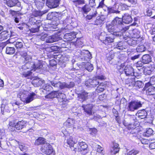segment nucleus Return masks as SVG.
Masks as SVG:
<instances>
[{
	"label": "nucleus",
	"instance_id": "nucleus-1",
	"mask_svg": "<svg viewBox=\"0 0 155 155\" xmlns=\"http://www.w3.org/2000/svg\"><path fill=\"white\" fill-rule=\"evenodd\" d=\"M142 104L143 103L138 100H132L128 103L127 109L128 111L133 112L142 107Z\"/></svg>",
	"mask_w": 155,
	"mask_h": 155
},
{
	"label": "nucleus",
	"instance_id": "nucleus-2",
	"mask_svg": "<svg viewBox=\"0 0 155 155\" xmlns=\"http://www.w3.org/2000/svg\"><path fill=\"white\" fill-rule=\"evenodd\" d=\"M40 39L42 41H45L47 43H52L58 41L61 39L62 38L57 34L50 36L45 34L41 35Z\"/></svg>",
	"mask_w": 155,
	"mask_h": 155
},
{
	"label": "nucleus",
	"instance_id": "nucleus-3",
	"mask_svg": "<svg viewBox=\"0 0 155 155\" xmlns=\"http://www.w3.org/2000/svg\"><path fill=\"white\" fill-rule=\"evenodd\" d=\"M28 66H29V68H28V69H31V71L41 69L43 66V62L38 60H35L30 63L27 64L26 67Z\"/></svg>",
	"mask_w": 155,
	"mask_h": 155
},
{
	"label": "nucleus",
	"instance_id": "nucleus-4",
	"mask_svg": "<svg viewBox=\"0 0 155 155\" xmlns=\"http://www.w3.org/2000/svg\"><path fill=\"white\" fill-rule=\"evenodd\" d=\"M104 79V77L102 75H96L92 79H89L85 83V84L87 86L92 85L93 87L95 86L100 83L99 80Z\"/></svg>",
	"mask_w": 155,
	"mask_h": 155
},
{
	"label": "nucleus",
	"instance_id": "nucleus-5",
	"mask_svg": "<svg viewBox=\"0 0 155 155\" xmlns=\"http://www.w3.org/2000/svg\"><path fill=\"white\" fill-rule=\"evenodd\" d=\"M143 90L146 91V94L147 95H155V87L150 82L145 84Z\"/></svg>",
	"mask_w": 155,
	"mask_h": 155
},
{
	"label": "nucleus",
	"instance_id": "nucleus-6",
	"mask_svg": "<svg viewBox=\"0 0 155 155\" xmlns=\"http://www.w3.org/2000/svg\"><path fill=\"white\" fill-rule=\"evenodd\" d=\"M111 23L120 32V30L122 29V26L123 23L122 18L116 17L113 20Z\"/></svg>",
	"mask_w": 155,
	"mask_h": 155
},
{
	"label": "nucleus",
	"instance_id": "nucleus-7",
	"mask_svg": "<svg viewBox=\"0 0 155 155\" xmlns=\"http://www.w3.org/2000/svg\"><path fill=\"white\" fill-rule=\"evenodd\" d=\"M107 28L109 32H113L112 34L113 35L117 37L122 36V34L120 33V31L117 29L114 25L111 24V22L107 25Z\"/></svg>",
	"mask_w": 155,
	"mask_h": 155
},
{
	"label": "nucleus",
	"instance_id": "nucleus-8",
	"mask_svg": "<svg viewBox=\"0 0 155 155\" xmlns=\"http://www.w3.org/2000/svg\"><path fill=\"white\" fill-rule=\"evenodd\" d=\"M42 152L45 154L49 155L52 153L53 149L51 146L48 143L44 144L41 148Z\"/></svg>",
	"mask_w": 155,
	"mask_h": 155
},
{
	"label": "nucleus",
	"instance_id": "nucleus-9",
	"mask_svg": "<svg viewBox=\"0 0 155 155\" xmlns=\"http://www.w3.org/2000/svg\"><path fill=\"white\" fill-rule=\"evenodd\" d=\"M93 94V93H87L85 91H83L81 94H78V97L80 101H83L91 97Z\"/></svg>",
	"mask_w": 155,
	"mask_h": 155
},
{
	"label": "nucleus",
	"instance_id": "nucleus-10",
	"mask_svg": "<svg viewBox=\"0 0 155 155\" xmlns=\"http://www.w3.org/2000/svg\"><path fill=\"white\" fill-rule=\"evenodd\" d=\"M60 3V0H47L46 5L50 8H54L58 6Z\"/></svg>",
	"mask_w": 155,
	"mask_h": 155
},
{
	"label": "nucleus",
	"instance_id": "nucleus-11",
	"mask_svg": "<svg viewBox=\"0 0 155 155\" xmlns=\"http://www.w3.org/2000/svg\"><path fill=\"white\" fill-rule=\"evenodd\" d=\"M129 86H134L136 89H138L141 88L142 86V83L140 81H135L134 78H132L131 79L129 80Z\"/></svg>",
	"mask_w": 155,
	"mask_h": 155
},
{
	"label": "nucleus",
	"instance_id": "nucleus-12",
	"mask_svg": "<svg viewBox=\"0 0 155 155\" xmlns=\"http://www.w3.org/2000/svg\"><path fill=\"white\" fill-rule=\"evenodd\" d=\"M82 56V59L84 61H88L92 58L91 54L87 50L81 52Z\"/></svg>",
	"mask_w": 155,
	"mask_h": 155
},
{
	"label": "nucleus",
	"instance_id": "nucleus-13",
	"mask_svg": "<svg viewBox=\"0 0 155 155\" xmlns=\"http://www.w3.org/2000/svg\"><path fill=\"white\" fill-rule=\"evenodd\" d=\"M123 71L127 76H133L134 75V69L130 65L126 66Z\"/></svg>",
	"mask_w": 155,
	"mask_h": 155
},
{
	"label": "nucleus",
	"instance_id": "nucleus-14",
	"mask_svg": "<svg viewBox=\"0 0 155 155\" xmlns=\"http://www.w3.org/2000/svg\"><path fill=\"white\" fill-rule=\"evenodd\" d=\"M50 84L54 88L58 89L59 88L62 89L64 88V83H62L60 81L58 82L53 81L50 82Z\"/></svg>",
	"mask_w": 155,
	"mask_h": 155
},
{
	"label": "nucleus",
	"instance_id": "nucleus-15",
	"mask_svg": "<svg viewBox=\"0 0 155 155\" xmlns=\"http://www.w3.org/2000/svg\"><path fill=\"white\" fill-rule=\"evenodd\" d=\"M79 145L80 147L78 149L79 150L83 152L82 153L84 154L86 153L87 152V145L85 142H83L79 143Z\"/></svg>",
	"mask_w": 155,
	"mask_h": 155
},
{
	"label": "nucleus",
	"instance_id": "nucleus-16",
	"mask_svg": "<svg viewBox=\"0 0 155 155\" xmlns=\"http://www.w3.org/2000/svg\"><path fill=\"white\" fill-rule=\"evenodd\" d=\"M37 97V95L35 93L32 92L28 94L25 99V103H28Z\"/></svg>",
	"mask_w": 155,
	"mask_h": 155
},
{
	"label": "nucleus",
	"instance_id": "nucleus-17",
	"mask_svg": "<svg viewBox=\"0 0 155 155\" xmlns=\"http://www.w3.org/2000/svg\"><path fill=\"white\" fill-rule=\"evenodd\" d=\"M147 113L145 110H138L136 114V115L141 119L145 118L147 115Z\"/></svg>",
	"mask_w": 155,
	"mask_h": 155
},
{
	"label": "nucleus",
	"instance_id": "nucleus-18",
	"mask_svg": "<svg viewBox=\"0 0 155 155\" xmlns=\"http://www.w3.org/2000/svg\"><path fill=\"white\" fill-rule=\"evenodd\" d=\"M122 22L125 24H129L132 21V19L131 16L128 14H124L122 18Z\"/></svg>",
	"mask_w": 155,
	"mask_h": 155
},
{
	"label": "nucleus",
	"instance_id": "nucleus-19",
	"mask_svg": "<svg viewBox=\"0 0 155 155\" xmlns=\"http://www.w3.org/2000/svg\"><path fill=\"white\" fill-rule=\"evenodd\" d=\"M6 4L9 7H12L16 5L19 7L20 6V3L18 0H10L6 2Z\"/></svg>",
	"mask_w": 155,
	"mask_h": 155
},
{
	"label": "nucleus",
	"instance_id": "nucleus-20",
	"mask_svg": "<svg viewBox=\"0 0 155 155\" xmlns=\"http://www.w3.org/2000/svg\"><path fill=\"white\" fill-rule=\"evenodd\" d=\"M26 123L25 121L23 120L18 121L15 124V128L18 130H21L26 127Z\"/></svg>",
	"mask_w": 155,
	"mask_h": 155
},
{
	"label": "nucleus",
	"instance_id": "nucleus-21",
	"mask_svg": "<svg viewBox=\"0 0 155 155\" xmlns=\"http://www.w3.org/2000/svg\"><path fill=\"white\" fill-rule=\"evenodd\" d=\"M10 37V33L8 31H3L0 34V41L7 39Z\"/></svg>",
	"mask_w": 155,
	"mask_h": 155
},
{
	"label": "nucleus",
	"instance_id": "nucleus-22",
	"mask_svg": "<svg viewBox=\"0 0 155 155\" xmlns=\"http://www.w3.org/2000/svg\"><path fill=\"white\" fill-rule=\"evenodd\" d=\"M48 12L47 10H45L43 11L40 10H35L32 13V15L35 17H40L43 15L46 14Z\"/></svg>",
	"mask_w": 155,
	"mask_h": 155
},
{
	"label": "nucleus",
	"instance_id": "nucleus-23",
	"mask_svg": "<svg viewBox=\"0 0 155 155\" xmlns=\"http://www.w3.org/2000/svg\"><path fill=\"white\" fill-rule=\"evenodd\" d=\"M93 107V105L92 104L87 105L84 107V110L88 115H92V109Z\"/></svg>",
	"mask_w": 155,
	"mask_h": 155
},
{
	"label": "nucleus",
	"instance_id": "nucleus-24",
	"mask_svg": "<svg viewBox=\"0 0 155 155\" xmlns=\"http://www.w3.org/2000/svg\"><path fill=\"white\" fill-rule=\"evenodd\" d=\"M105 18L103 16H98L96 18L94 22V24L96 25H100L103 24V22L105 20Z\"/></svg>",
	"mask_w": 155,
	"mask_h": 155
},
{
	"label": "nucleus",
	"instance_id": "nucleus-25",
	"mask_svg": "<svg viewBox=\"0 0 155 155\" xmlns=\"http://www.w3.org/2000/svg\"><path fill=\"white\" fill-rule=\"evenodd\" d=\"M142 61L143 64H148L151 61V58L149 54H145L142 57Z\"/></svg>",
	"mask_w": 155,
	"mask_h": 155
},
{
	"label": "nucleus",
	"instance_id": "nucleus-26",
	"mask_svg": "<svg viewBox=\"0 0 155 155\" xmlns=\"http://www.w3.org/2000/svg\"><path fill=\"white\" fill-rule=\"evenodd\" d=\"M76 34L74 32H71L70 33H66L64 36L65 38L68 39V40H71L76 38Z\"/></svg>",
	"mask_w": 155,
	"mask_h": 155
},
{
	"label": "nucleus",
	"instance_id": "nucleus-27",
	"mask_svg": "<svg viewBox=\"0 0 155 155\" xmlns=\"http://www.w3.org/2000/svg\"><path fill=\"white\" fill-rule=\"evenodd\" d=\"M119 151V145L117 143H114L113 147L111 150V153L112 155H114L118 152Z\"/></svg>",
	"mask_w": 155,
	"mask_h": 155
},
{
	"label": "nucleus",
	"instance_id": "nucleus-28",
	"mask_svg": "<svg viewBox=\"0 0 155 155\" xmlns=\"http://www.w3.org/2000/svg\"><path fill=\"white\" fill-rule=\"evenodd\" d=\"M131 36L133 38H139L140 37V31L137 29H134L133 31Z\"/></svg>",
	"mask_w": 155,
	"mask_h": 155
},
{
	"label": "nucleus",
	"instance_id": "nucleus-29",
	"mask_svg": "<svg viewBox=\"0 0 155 155\" xmlns=\"http://www.w3.org/2000/svg\"><path fill=\"white\" fill-rule=\"evenodd\" d=\"M124 38L125 40V41L127 42L130 45L133 46H134L137 44L136 41L133 39H131L128 37H127V38Z\"/></svg>",
	"mask_w": 155,
	"mask_h": 155
},
{
	"label": "nucleus",
	"instance_id": "nucleus-30",
	"mask_svg": "<svg viewBox=\"0 0 155 155\" xmlns=\"http://www.w3.org/2000/svg\"><path fill=\"white\" fill-rule=\"evenodd\" d=\"M114 35H112L111 36L106 37L105 39L103 40V42L105 44H108L109 43L113 42L114 39Z\"/></svg>",
	"mask_w": 155,
	"mask_h": 155
},
{
	"label": "nucleus",
	"instance_id": "nucleus-31",
	"mask_svg": "<svg viewBox=\"0 0 155 155\" xmlns=\"http://www.w3.org/2000/svg\"><path fill=\"white\" fill-rule=\"evenodd\" d=\"M75 123V120L72 119H68L64 123L65 125L68 127H73L74 124Z\"/></svg>",
	"mask_w": 155,
	"mask_h": 155
},
{
	"label": "nucleus",
	"instance_id": "nucleus-32",
	"mask_svg": "<svg viewBox=\"0 0 155 155\" xmlns=\"http://www.w3.org/2000/svg\"><path fill=\"white\" fill-rule=\"evenodd\" d=\"M57 91H53L50 93L45 96L46 98L53 99L54 98L57 97Z\"/></svg>",
	"mask_w": 155,
	"mask_h": 155
},
{
	"label": "nucleus",
	"instance_id": "nucleus-33",
	"mask_svg": "<svg viewBox=\"0 0 155 155\" xmlns=\"http://www.w3.org/2000/svg\"><path fill=\"white\" fill-rule=\"evenodd\" d=\"M25 58V62L26 63V64L24 66H22V69H25V68L26 67L28 69V68H29V66L28 67H26V64L27 63H29L30 62L31 60V57L29 55H28L27 56L24 58Z\"/></svg>",
	"mask_w": 155,
	"mask_h": 155
},
{
	"label": "nucleus",
	"instance_id": "nucleus-34",
	"mask_svg": "<svg viewBox=\"0 0 155 155\" xmlns=\"http://www.w3.org/2000/svg\"><path fill=\"white\" fill-rule=\"evenodd\" d=\"M15 49L14 47H7L6 49V53L9 54H12L15 53Z\"/></svg>",
	"mask_w": 155,
	"mask_h": 155
},
{
	"label": "nucleus",
	"instance_id": "nucleus-35",
	"mask_svg": "<svg viewBox=\"0 0 155 155\" xmlns=\"http://www.w3.org/2000/svg\"><path fill=\"white\" fill-rule=\"evenodd\" d=\"M105 86L104 84L103 83L101 82L97 87V88L96 91L98 93L99 92H103Z\"/></svg>",
	"mask_w": 155,
	"mask_h": 155
},
{
	"label": "nucleus",
	"instance_id": "nucleus-36",
	"mask_svg": "<svg viewBox=\"0 0 155 155\" xmlns=\"http://www.w3.org/2000/svg\"><path fill=\"white\" fill-rule=\"evenodd\" d=\"M36 79H34L33 81V83L36 84L37 85H41L44 82V81L41 79L40 78H36Z\"/></svg>",
	"mask_w": 155,
	"mask_h": 155
},
{
	"label": "nucleus",
	"instance_id": "nucleus-37",
	"mask_svg": "<svg viewBox=\"0 0 155 155\" xmlns=\"http://www.w3.org/2000/svg\"><path fill=\"white\" fill-rule=\"evenodd\" d=\"M45 142L44 138L40 137L35 140V145H38L43 143L44 144Z\"/></svg>",
	"mask_w": 155,
	"mask_h": 155
},
{
	"label": "nucleus",
	"instance_id": "nucleus-38",
	"mask_svg": "<svg viewBox=\"0 0 155 155\" xmlns=\"http://www.w3.org/2000/svg\"><path fill=\"white\" fill-rule=\"evenodd\" d=\"M82 12L85 14H87L90 11L91 8L87 4L84 5L81 8Z\"/></svg>",
	"mask_w": 155,
	"mask_h": 155
},
{
	"label": "nucleus",
	"instance_id": "nucleus-39",
	"mask_svg": "<svg viewBox=\"0 0 155 155\" xmlns=\"http://www.w3.org/2000/svg\"><path fill=\"white\" fill-rule=\"evenodd\" d=\"M108 13L109 14L116 13L117 14L120 13V12L118 10H116L114 9V7H109L107 8Z\"/></svg>",
	"mask_w": 155,
	"mask_h": 155
},
{
	"label": "nucleus",
	"instance_id": "nucleus-40",
	"mask_svg": "<svg viewBox=\"0 0 155 155\" xmlns=\"http://www.w3.org/2000/svg\"><path fill=\"white\" fill-rule=\"evenodd\" d=\"M85 69L88 71L91 72L93 69L94 68L92 64L89 62L87 63L85 66Z\"/></svg>",
	"mask_w": 155,
	"mask_h": 155
},
{
	"label": "nucleus",
	"instance_id": "nucleus-41",
	"mask_svg": "<svg viewBox=\"0 0 155 155\" xmlns=\"http://www.w3.org/2000/svg\"><path fill=\"white\" fill-rule=\"evenodd\" d=\"M67 143L70 147L73 146L74 145L75 143L73 138L71 137L67 140Z\"/></svg>",
	"mask_w": 155,
	"mask_h": 155
},
{
	"label": "nucleus",
	"instance_id": "nucleus-42",
	"mask_svg": "<svg viewBox=\"0 0 155 155\" xmlns=\"http://www.w3.org/2000/svg\"><path fill=\"white\" fill-rule=\"evenodd\" d=\"M35 4L37 8L40 9L42 8L44 5V3L39 0L38 1L35 0Z\"/></svg>",
	"mask_w": 155,
	"mask_h": 155
},
{
	"label": "nucleus",
	"instance_id": "nucleus-43",
	"mask_svg": "<svg viewBox=\"0 0 155 155\" xmlns=\"http://www.w3.org/2000/svg\"><path fill=\"white\" fill-rule=\"evenodd\" d=\"M57 98H60L62 99L65 98L66 95L64 93L61 92L59 91H57Z\"/></svg>",
	"mask_w": 155,
	"mask_h": 155
},
{
	"label": "nucleus",
	"instance_id": "nucleus-44",
	"mask_svg": "<svg viewBox=\"0 0 155 155\" xmlns=\"http://www.w3.org/2000/svg\"><path fill=\"white\" fill-rule=\"evenodd\" d=\"M74 85V82H71L69 84L64 83V88H70L73 87Z\"/></svg>",
	"mask_w": 155,
	"mask_h": 155
},
{
	"label": "nucleus",
	"instance_id": "nucleus-45",
	"mask_svg": "<svg viewBox=\"0 0 155 155\" xmlns=\"http://www.w3.org/2000/svg\"><path fill=\"white\" fill-rule=\"evenodd\" d=\"M123 45V42L122 41H120L116 45L115 48L119 50H123L124 49Z\"/></svg>",
	"mask_w": 155,
	"mask_h": 155
},
{
	"label": "nucleus",
	"instance_id": "nucleus-46",
	"mask_svg": "<svg viewBox=\"0 0 155 155\" xmlns=\"http://www.w3.org/2000/svg\"><path fill=\"white\" fill-rule=\"evenodd\" d=\"M14 44L15 45L17 49H20L23 47L22 43L21 42L18 41L14 42Z\"/></svg>",
	"mask_w": 155,
	"mask_h": 155
},
{
	"label": "nucleus",
	"instance_id": "nucleus-47",
	"mask_svg": "<svg viewBox=\"0 0 155 155\" xmlns=\"http://www.w3.org/2000/svg\"><path fill=\"white\" fill-rule=\"evenodd\" d=\"M136 50L137 52H142L146 50V48L144 45H141L138 46Z\"/></svg>",
	"mask_w": 155,
	"mask_h": 155
},
{
	"label": "nucleus",
	"instance_id": "nucleus-48",
	"mask_svg": "<svg viewBox=\"0 0 155 155\" xmlns=\"http://www.w3.org/2000/svg\"><path fill=\"white\" fill-rule=\"evenodd\" d=\"M52 88L53 87L50 85L48 84H45V85H44L42 87V88L44 90L48 91H51Z\"/></svg>",
	"mask_w": 155,
	"mask_h": 155
},
{
	"label": "nucleus",
	"instance_id": "nucleus-49",
	"mask_svg": "<svg viewBox=\"0 0 155 155\" xmlns=\"http://www.w3.org/2000/svg\"><path fill=\"white\" fill-rule=\"evenodd\" d=\"M153 130L150 128L147 129L146 132L145 133V135L147 137H149L153 133Z\"/></svg>",
	"mask_w": 155,
	"mask_h": 155
},
{
	"label": "nucleus",
	"instance_id": "nucleus-50",
	"mask_svg": "<svg viewBox=\"0 0 155 155\" xmlns=\"http://www.w3.org/2000/svg\"><path fill=\"white\" fill-rule=\"evenodd\" d=\"M139 152V151L137 150H133L130 151L127 154V155H136Z\"/></svg>",
	"mask_w": 155,
	"mask_h": 155
},
{
	"label": "nucleus",
	"instance_id": "nucleus-51",
	"mask_svg": "<svg viewBox=\"0 0 155 155\" xmlns=\"http://www.w3.org/2000/svg\"><path fill=\"white\" fill-rule=\"evenodd\" d=\"M122 28L120 30V33H121L122 34V36L123 35L122 33L123 32L125 31H126L128 30L129 28V26H127L126 27H124V24L123 23L122 25Z\"/></svg>",
	"mask_w": 155,
	"mask_h": 155
},
{
	"label": "nucleus",
	"instance_id": "nucleus-52",
	"mask_svg": "<svg viewBox=\"0 0 155 155\" xmlns=\"http://www.w3.org/2000/svg\"><path fill=\"white\" fill-rule=\"evenodd\" d=\"M19 147L21 151L25 152L26 151V147L24 144L21 143L19 145Z\"/></svg>",
	"mask_w": 155,
	"mask_h": 155
},
{
	"label": "nucleus",
	"instance_id": "nucleus-53",
	"mask_svg": "<svg viewBox=\"0 0 155 155\" xmlns=\"http://www.w3.org/2000/svg\"><path fill=\"white\" fill-rule=\"evenodd\" d=\"M36 20L35 18L31 17L29 19V22L31 24L35 25Z\"/></svg>",
	"mask_w": 155,
	"mask_h": 155
},
{
	"label": "nucleus",
	"instance_id": "nucleus-54",
	"mask_svg": "<svg viewBox=\"0 0 155 155\" xmlns=\"http://www.w3.org/2000/svg\"><path fill=\"white\" fill-rule=\"evenodd\" d=\"M30 71L29 70L28 71H27V72H24V73L23 74L25 77H27L29 76L30 75H31L32 72L31 71H31V69H30Z\"/></svg>",
	"mask_w": 155,
	"mask_h": 155
},
{
	"label": "nucleus",
	"instance_id": "nucleus-55",
	"mask_svg": "<svg viewBox=\"0 0 155 155\" xmlns=\"http://www.w3.org/2000/svg\"><path fill=\"white\" fill-rule=\"evenodd\" d=\"M95 0H89V4L91 7L93 8L95 5Z\"/></svg>",
	"mask_w": 155,
	"mask_h": 155
},
{
	"label": "nucleus",
	"instance_id": "nucleus-56",
	"mask_svg": "<svg viewBox=\"0 0 155 155\" xmlns=\"http://www.w3.org/2000/svg\"><path fill=\"white\" fill-rule=\"evenodd\" d=\"M85 3V1L84 0H78L75 1L76 5L84 4Z\"/></svg>",
	"mask_w": 155,
	"mask_h": 155
},
{
	"label": "nucleus",
	"instance_id": "nucleus-57",
	"mask_svg": "<svg viewBox=\"0 0 155 155\" xmlns=\"http://www.w3.org/2000/svg\"><path fill=\"white\" fill-rule=\"evenodd\" d=\"M50 49L51 50V51H54L58 50L59 49V46H52L50 47Z\"/></svg>",
	"mask_w": 155,
	"mask_h": 155
},
{
	"label": "nucleus",
	"instance_id": "nucleus-58",
	"mask_svg": "<svg viewBox=\"0 0 155 155\" xmlns=\"http://www.w3.org/2000/svg\"><path fill=\"white\" fill-rule=\"evenodd\" d=\"M39 27H37L36 28H32L30 30L31 32L32 33L37 32L39 31Z\"/></svg>",
	"mask_w": 155,
	"mask_h": 155
},
{
	"label": "nucleus",
	"instance_id": "nucleus-59",
	"mask_svg": "<svg viewBox=\"0 0 155 155\" xmlns=\"http://www.w3.org/2000/svg\"><path fill=\"white\" fill-rule=\"evenodd\" d=\"M15 121H10L9 122V127H15Z\"/></svg>",
	"mask_w": 155,
	"mask_h": 155
},
{
	"label": "nucleus",
	"instance_id": "nucleus-60",
	"mask_svg": "<svg viewBox=\"0 0 155 155\" xmlns=\"http://www.w3.org/2000/svg\"><path fill=\"white\" fill-rule=\"evenodd\" d=\"M140 54L135 55L133 57H132L131 58V59L133 61H134V60L140 57Z\"/></svg>",
	"mask_w": 155,
	"mask_h": 155
},
{
	"label": "nucleus",
	"instance_id": "nucleus-61",
	"mask_svg": "<svg viewBox=\"0 0 155 155\" xmlns=\"http://www.w3.org/2000/svg\"><path fill=\"white\" fill-rule=\"evenodd\" d=\"M103 148L99 145H97V151L100 153L103 150Z\"/></svg>",
	"mask_w": 155,
	"mask_h": 155
},
{
	"label": "nucleus",
	"instance_id": "nucleus-62",
	"mask_svg": "<svg viewBox=\"0 0 155 155\" xmlns=\"http://www.w3.org/2000/svg\"><path fill=\"white\" fill-rule=\"evenodd\" d=\"M149 147L151 149H155V142L150 143L149 145Z\"/></svg>",
	"mask_w": 155,
	"mask_h": 155
},
{
	"label": "nucleus",
	"instance_id": "nucleus-63",
	"mask_svg": "<svg viewBox=\"0 0 155 155\" xmlns=\"http://www.w3.org/2000/svg\"><path fill=\"white\" fill-rule=\"evenodd\" d=\"M146 12L147 15L150 16L151 15L153 12L151 9H148L147 10Z\"/></svg>",
	"mask_w": 155,
	"mask_h": 155
},
{
	"label": "nucleus",
	"instance_id": "nucleus-64",
	"mask_svg": "<svg viewBox=\"0 0 155 155\" xmlns=\"http://www.w3.org/2000/svg\"><path fill=\"white\" fill-rule=\"evenodd\" d=\"M20 54L21 56L23 57L24 58L27 56L28 55L25 52L21 51L20 53Z\"/></svg>",
	"mask_w": 155,
	"mask_h": 155
}]
</instances>
